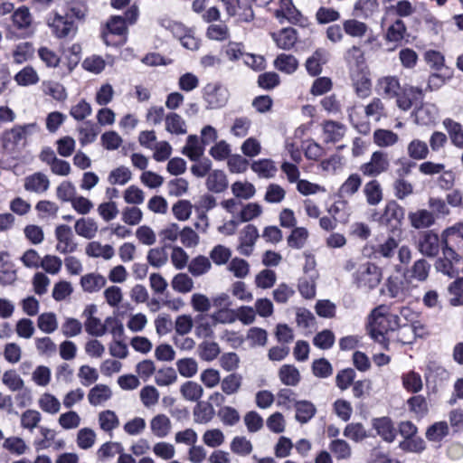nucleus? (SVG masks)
I'll list each match as a JSON object with an SVG mask.
<instances>
[{"label":"nucleus","instance_id":"f257e3e1","mask_svg":"<svg viewBox=\"0 0 463 463\" xmlns=\"http://www.w3.org/2000/svg\"><path fill=\"white\" fill-rule=\"evenodd\" d=\"M400 317L390 311L386 305H380L373 308L368 317V331L371 337L379 343L384 349H388L389 339L387 334L398 329Z\"/></svg>","mask_w":463,"mask_h":463},{"label":"nucleus","instance_id":"f03ea898","mask_svg":"<svg viewBox=\"0 0 463 463\" xmlns=\"http://www.w3.org/2000/svg\"><path fill=\"white\" fill-rule=\"evenodd\" d=\"M138 17V8L131 5L124 16H112L107 23V31L102 33L104 43L109 46L122 45L127 41V24H134Z\"/></svg>","mask_w":463,"mask_h":463},{"label":"nucleus","instance_id":"7ed1b4c3","mask_svg":"<svg viewBox=\"0 0 463 463\" xmlns=\"http://www.w3.org/2000/svg\"><path fill=\"white\" fill-rule=\"evenodd\" d=\"M40 127L36 122L15 125L5 130L2 135V144L5 150L14 151L26 145L27 137L39 132Z\"/></svg>","mask_w":463,"mask_h":463},{"label":"nucleus","instance_id":"20e7f679","mask_svg":"<svg viewBox=\"0 0 463 463\" xmlns=\"http://www.w3.org/2000/svg\"><path fill=\"white\" fill-rule=\"evenodd\" d=\"M382 277V269L374 263L366 261L353 273V282L358 288L372 290L380 284Z\"/></svg>","mask_w":463,"mask_h":463},{"label":"nucleus","instance_id":"39448f33","mask_svg":"<svg viewBox=\"0 0 463 463\" xmlns=\"http://www.w3.org/2000/svg\"><path fill=\"white\" fill-rule=\"evenodd\" d=\"M405 216V210L395 200L386 203L382 214L377 219L380 225L386 227L391 232L401 231Z\"/></svg>","mask_w":463,"mask_h":463},{"label":"nucleus","instance_id":"423d86ee","mask_svg":"<svg viewBox=\"0 0 463 463\" xmlns=\"http://www.w3.org/2000/svg\"><path fill=\"white\" fill-rule=\"evenodd\" d=\"M229 17L235 18L237 23L250 24L255 19V12L250 0H221Z\"/></svg>","mask_w":463,"mask_h":463},{"label":"nucleus","instance_id":"0eeeda50","mask_svg":"<svg viewBox=\"0 0 463 463\" xmlns=\"http://www.w3.org/2000/svg\"><path fill=\"white\" fill-rule=\"evenodd\" d=\"M228 89L219 82H210L203 89V99L207 109H218L223 108L229 100Z\"/></svg>","mask_w":463,"mask_h":463},{"label":"nucleus","instance_id":"6e6552de","mask_svg":"<svg viewBox=\"0 0 463 463\" xmlns=\"http://www.w3.org/2000/svg\"><path fill=\"white\" fill-rule=\"evenodd\" d=\"M390 168V159L386 152L378 150L372 154L370 160L360 165L359 170L364 176L376 177Z\"/></svg>","mask_w":463,"mask_h":463},{"label":"nucleus","instance_id":"1a4fd4ad","mask_svg":"<svg viewBox=\"0 0 463 463\" xmlns=\"http://www.w3.org/2000/svg\"><path fill=\"white\" fill-rule=\"evenodd\" d=\"M48 24L52 33L58 38L73 36L77 31V27L69 14L62 16L56 14L49 20Z\"/></svg>","mask_w":463,"mask_h":463},{"label":"nucleus","instance_id":"9d476101","mask_svg":"<svg viewBox=\"0 0 463 463\" xmlns=\"http://www.w3.org/2000/svg\"><path fill=\"white\" fill-rule=\"evenodd\" d=\"M441 247L439 235L433 231H427L420 234L417 248L419 251L427 257H436Z\"/></svg>","mask_w":463,"mask_h":463},{"label":"nucleus","instance_id":"9b49d317","mask_svg":"<svg viewBox=\"0 0 463 463\" xmlns=\"http://www.w3.org/2000/svg\"><path fill=\"white\" fill-rule=\"evenodd\" d=\"M57 244L55 249L61 254L71 253L76 250L77 243L74 242L73 233L70 226L66 224L58 225L55 229Z\"/></svg>","mask_w":463,"mask_h":463},{"label":"nucleus","instance_id":"f8f14e48","mask_svg":"<svg viewBox=\"0 0 463 463\" xmlns=\"http://www.w3.org/2000/svg\"><path fill=\"white\" fill-rule=\"evenodd\" d=\"M259 238V231L253 224L246 225L240 232L238 250L244 256L252 253L253 247Z\"/></svg>","mask_w":463,"mask_h":463},{"label":"nucleus","instance_id":"ddd939ff","mask_svg":"<svg viewBox=\"0 0 463 463\" xmlns=\"http://www.w3.org/2000/svg\"><path fill=\"white\" fill-rule=\"evenodd\" d=\"M344 60L351 72L366 68L364 52L359 45H353L344 54Z\"/></svg>","mask_w":463,"mask_h":463},{"label":"nucleus","instance_id":"4468645a","mask_svg":"<svg viewBox=\"0 0 463 463\" xmlns=\"http://www.w3.org/2000/svg\"><path fill=\"white\" fill-rule=\"evenodd\" d=\"M24 187L27 192L41 194L49 189L50 180L45 174L36 172L24 178Z\"/></svg>","mask_w":463,"mask_h":463},{"label":"nucleus","instance_id":"2eb2a0df","mask_svg":"<svg viewBox=\"0 0 463 463\" xmlns=\"http://www.w3.org/2000/svg\"><path fill=\"white\" fill-rule=\"evenodd\" d=\"M322 132L326 143H336L345 137L346 127L337 121L326 120L322 123Z\"/></svg>","mask_w":463,"mask_h":463},{"label":"nucleus","instance_id":"dca6fc26","mask_svg":"<svg viewBox=\"0 0 463 463\" xmlns=\"http://www.w3.org/2000/svg\"><path fill=\"white\" fill-rule=\"evenodd\" d=\"M373 428L377 434L386 442H392L396 438V430L392 420L389 417L373 419Z\"/></svg>","mask_w":463,"mask_h":463},{"label":"nucleus","instance_id":"f3484780","mask_svg":"<svg viewBox=\"0 0 463 463\" xmlns=\"http://www.w3.org/2000/svg\"><path fill=\"white\" fill-rule=\"evenodd\" d=\"M376 91L384 98L392 99L398 95L401 90L399 80L395 76H384L378 79Z\"/></svg>","mask_w":463,"mask_h":463},{"label":"nucleus","instance_id":"a211bd4d","mask_svg":"<svg viewBox=\"0 0 463 463\" xmlns=\"http://www.w3.org/2000/svg\"><path fill=\"white\" fill-rule=\"evenodd\" d=\"M151 433L157 439L167 437L172 430V422L168 416L160 413L154 416L149 422Z\"/></svg>","mask_w":463,"mask_h":463},{"label":"nucleus","instance_id":"6ab92c4d","mask_svg":"<svg viewBox=\"0 0 463 463\" xmlns=\"http://www.w3.org/2000/svg\"><path fill=\"white\" fill-rule=\"evenodd\" d=\"M411 225L417 229H427L435 224L434 213L427 209H419L408 214Z\"/></svg>","mask_w":463,"mask_h":463},{"label":"nucleus","instance_id":"aec40b11","mask_svg":"<svg viewBox=\"0 0 463 463\" xmlns=\"http://www.w3.org/2000/svg\"><path fill=\"white\" fill-rule=\"evenodd\" d=\"M382 293L392 298H397L399 300H403L407 296L403 281L397 276H391L387 279L383 288H382Z\"/></svg>","mask_w":463,"mask_h":463},{"label":"nucleus","instance_id":"412c9836","mask_svg":"<svg viewBox=\"0 0 463 463\" xmlns=\"http://www.w3.org/2000/svg\"><path fill=\"white\" fill-rule=\"evenodd\" d=\"M275 16L280 23H282L283 19H286L292 24L302 25L306 21V18L293 3L279 7V9L275 11Z\"/></svg>","mask_w":463,"mask_h":463},{"label":"nucleus","instance_id":"4be33fe9","mask_svg":"<svg viewBox=\"0 0 463 463\" xmlns=\"http://www.w3.org/2000/svg\"><path fill=\"white\" fill-rule=\"evenodd\" d=\"M363 193L366 203L371 206L378 205L383 199V187L377 179L367 182L363 188Z\"/></svg>","mask_w":463,"mask_h":463},{"label":"nucleus","instance_id":"5701e85b","mask_svg":"<svg viewBox=\"0 0 463 463\" xmlns=\"http://www.w3.org/2000/svg\"><path fill=\"white\" fill-rule=\"evenodd\" d=\"M414 116L417 124L427 126L437 120L438 109L433 104L426 103L415 110Z\"/></svg>","mask_w":463,"mask_h":463},{"label":"nucleus","instance_id":"b1692460","mask_svg":"<svg viewBox=\"0 0 463 463\" xmlns=\"http://www.w3.org/2000/svg\"><path fill=\"white\" fill-rule=\"evenodd\" d=\"M165 127V130L172 135L181 136L187 133V125L185 120L175 112L166 114Z\"/></svg>","mask_w":463,"mask_h":463},{"label":"nucleus","instance_id":"393cba45","mask_svg":"<svg viewBox=\"0 0 463 463\" xmlns=\"http://www.w3.org/2000/svg\"><path fill=\"white\" fill-rule=\"evenodd\" d=\"M422 97V90L417 87H410L403 90L402 93L395 97L397 98L396 103L397 106L404 110H409L413 104V100Z\"/></svg>","mask_w":463,"mask_h":463},{"label":"nucleus","instance_id":"a878e982","mask_svg":"<svg viewBox=\"0 0 463 463\" xmlns=\"http://www.w3.org/2000/svg\"><path fill=\"white\" fill-rule=\"evenodd\" d=\"M98 223L92 218H80L74 224L75 232L85 239H93L98 232Z\"/></svg>","mask_w":463,"mask_h":463},{"label":"nucleus","instance_id":"bb28decb","mask_svg":"<svg viewBox=\"0 0 463 463\" xmlns=\"http://www.w3.org/2000/svg\"><path fill=\"white\" fill-rule=\"evenodd\" d=\"M213 406L206 402H198L193 410L194 420L198 424H207L214 417Z\"/></svg>","mask_w":463,"mask_h":463},{"label":"nucleus","instance_id":"cd10ccee","mask_svg":"<svg viewBox=\"0 0 463 463\" xmlns=\"http://www.w3.org/2000/svg\"><path fill=\"white\" fill-rule=\"evenodd\" d=\"M351 78L356 94L361 98L369 96L371 91V80L364 70L351 72Z\"/></svg>","mask_w":463,"mask_h":463},{"label":"nucleus","instance_id":"c85d7f7f","mask_svg":"<svg viewBox=\"0 0 463 463\" xmlns=\"http://www.w3.org/2000/svg\"><path fill=\"white\" fill-rule=\"evenodd\" d=\"M272 38L279 48L289 50L297 42V31L293 28H284L279 33H273Z\"/></svg>","mask_w":463,"mask_h":463},{"label":"nucleus","instance_id":"c756f323","mask_svg":"<svg viewBox=\"0 0 463 463\" xmlns=\"http://www.w3.org/2000/svg\"><path fill=\"white\" fill-rule=\"evenodd\" d=\"M105 277L98 273H89L81 277L80 286L85 292H98L106 286Z\"/></svg>","mask_w":463,"mask_h":463},{"label":"nucleus","instance_id":"7c9ffc66","mask_svg":"<svg viewBox=\"0 0 463 463\" xmlns=\"http://www.w3.org/2000/svg\"><path fill=\"white\" fill-rule=\"evenodd\" d=\"M181 152L190 160L197 161L203 155L204 147L201 145L199 137L196 135H190Z\"/></svg>","mask_w":463,"mask_h":463},{"label":"nucleus","instance_id":"2f4dec72","mask_svg":"<svg viewBox=\"0 0 463 463\" xmlns=\"http://www.w3.org/2000/svg\"><path fill=\"white\" fill-rule=\"evenodd\" d=\"M443 126L446 128L449 139L456 147L463 148V127L460 123L454 121L451 118L443 120Z\"/></svg>","mask_w":463,"mask_h":463},{"label":"nucleus","instance_id":"473e14b6","mask_svg":"<svg viewBox=\"0 0 463 463\" xmlns=\"http://www.w3.org/2000/svg\"><path fill=\"white\" fill-rule=\"evenodd\" d=\"M250 168L259 177L267 179L273 177L278 171L274 161L267 158L253 161Z\"/></svg>","mask_w":463,"mask_h":463},{"label":"nucleus","instance_id":"72a5a7b5","mask_svg":"<svg viewBox=\"0 0 463 463\" xmlns=\"http://www.w3.org/2000/svg\"><path fill=\"white\" fill-rule=\"evenodd\" d=\"M326 51L324 49H317L306 61L307 72L312 76L320 74L322 71V64L326 63Z\"/></svg>","mask_w":463,"mask_h":463},{"label":"nucleus","instance_id":"f704fd0d","mask_svg":"<svg viewBox=\"0 0 463 463\" xmlns=\"http://www.w3.org/2000/svg\"><path fill=\"white\" fill-rule=\"evenodd\" d=\"M86 254L92 258L110 260L114 256L115 250L111 245H102L99 241H91L86 246Z\"/></svg>","mask_w":463,"mask_h":463},{"label":"nucleus","instance_id":"c9c22d12","mask_svg":"<svg viewBox=\"0 0 463 463\" xmlns=\"http://www.w3.org/2000/svg\"><path fill=\"white\" fill-rule=\"evenodd\" d=\"M112 396V392L108 385L97 384L92 387L88 393L89 402L97 406L109 401Z\"/></svg>","mask_w":463,"mask_h":463},{"label":"nucleus","instance_id":"e433bc0d","mask_svg":"<svg viewBox=\"0 0 463 463\" xmlns=\"http://www.w3.org/2000/svg\"><path fill=\"white\" fill-rule=\"evenodd\" d=\"M206 187L213 193H222L228 187V180L224 172L214 170L206 179Z\"/></svg>","mask_w":463,"mask_h":463},{"label":"nucleus","instance_id":"4c0bfd02","mask_svg":"<svg viewBox=\"0 0 463 463\" xmlns=\"http://www.w3.org/2000/svg\"><path fill=\"white\" fill-rule=\"evenodd\" d=\"M344 32L354 38H363L369 31L368 25L356 19H347L343 22Z\"/></svg>","mask_w":463,"mask_h":463},{"label":"nucleus","instance_id":"58836bf2","mask_svg":"<svg viewBox=\"0 0 463 463\" xmlns=\"http://www.w3.org/2000/svg\"><path fill=\"white\" fill-rule=\"evenodd\" d=\"M187 268L194 277H200L210 271L212 263L207 257L198 255L191 260Z\"/></svg>","mask_w":463,"mask_h":463},{"label":"nucleus","instance_id":"ea45409f","mask_svg":"<svg viewBox=\"0 0 463 463\" xmlns=\"http://www.w3.org/2000/svg\"><path fill=\"white\" fill-rule=\"evenodd\" d=\"M197 353L203 361L212 362L219 356L221 349L216 342L203 341L197 347Z\"/></svg>","mask_w":463,"mask_h":463},{"label":"nucleus","instance_id":"a19ab883","mask_svg":"<svg viewBox=\"0 0 463 463\" xmlns=\"http://www.w3.org/2000/svg\"><path fill=\"white\" fill-rule=\"evenodd\" d=\"M274 67L281 72L291 74L298 67V61L291 54L281 53L274 61Z\"/></svg>","mask_w":463,"mask_h":463},{"label":"nucleus","instance_id":"79ce46f5","mask_svg":"<svg viewBox=\"0 0 463 463\" xmlns=\"http://www.w3.org/2000/svg\"><path fill=\"white\" fill-rule=\"evenodd\" d=\"M12 17L14 26L20 31H23V35L27 34L28 29L32 24V15L29 10L25 7L19 8L14 13Z\"/></svg>","mask_w":463,"mask_h":463},{"label":"nucleus","instance_id":"37998d69","mask_svg":"<svg viewBox=\"0 0 463 463\" xmlns=\"http://www.w3.org/2000/svg\"><path fill=\"white\" fill-rule=\"evenodd\" d=\"M34 54L33 43L24 42L17 44L12 52L13 61L16 64H22L32 59Z\"/></svg>","mask_w":463,"mask_h":463},{"label":"nucleus","instance_id":"c03bdc74","mask_svg":"<svg viewBox=\"0 0 463 463\" xmlns=\"http://www.w3.org/2000/svg\"><path fill=\"white\" fill-rule=\"evenodd\" d=\"M217 205L216 199L214 196L209 194L202 195L198 201L194 203V208L197 213L200 221H205L207 212L213 209Z\"/></svg>","mask_w":463,"mask_h":463},{"label":"nucleus","instance_id":"a18cd8bd","mask_svg":"<svg viewBox=\"0 0 463 463\" xmlns=\"http://www.w3.org/2000/svg\"><path fill=\"white\" fill-rule=\"evenodd\" d=\"M329 449L337 460L349 459L352 456V448L347 441L335 439L329 444Z\"/></svg>","mask_w":463,"mask_h":463},{"label":"nucleus","instance_id":"49530a36","mask_svg":"<svg viewBox=\"0 0 463 463\" xmlns=\"http://www.w3.org/2000/svg\"><path fill=\"white\" fill-rule=\"evenodd\" d=\"M362 184V178L358 174L350 175L341 184L338 193L341 197H350L358 192Z\"/></svg>","mask_w":463,"mask_h":463},{"label":"nucleus","instance_id":"de8ad7c7","mask_svg":"<svg viewBox=\"0 0 463 463\" xmlns=\"http://www.w3.org/2000/svg\"><path fill=\"white\" fill-rule=\"evenodd\" d=\"M230 449L235 455L246 457L252 452L253 445L246 437L235 436L231 441Z\"/></svg>","mask_w":463,"mask_h":463},{"label":"nucleus","instance_id":"09e8293b","mask_svg":"<svg viewBox=\"0 0 463 463\" xmlns=\"http://www.w3.org/2000/svg\"><path fill=\"white\" fill-rule=\"evenodd\" d=\"M403 388L410 392L417 393L422 390L423 383L420 373L409 371L402 376Z\"/></svg>","mask_w":463,"mask_h":463},{"label":"nucleus","instance_id":"8fccbe9b","mask_svg":"<svg viewBox=\"0 0 463 463\" xmlns=\"http://www.w3.org/2000/svg\"><path fill=\"white\" fill-rule=\"evenodd\" d=\"M296 419L301 423H307L316 414L315 405L307 401H300L295 403Z\"/></svg>","mask_w":463,"mask_h":463},{"label":"nucleus","instance_id":"3c124183","mask_svg":"<svg viewBox=\"0 0 463 463\" xmlns=\"http://www.w3.org/2000/svg\"><path fill=\"white\" fill-rule=\"evenodd\" d=\"M430 264L424 259L416 260L409 269V277L420 282L425 281L430 274Z\"/></svg>","mask_w":463,"mask_h":463},{"label":"nucleus","instance_id":"603ef678","mask_svg":"<svg viewBox=\"0 0 463 463\" xmlns=\"http://www.w3.org/2000/svg\"><path fill=\"white\" fill-rule=\"evenodd\" d=\"M279 377L282 383L288 386H296L300 381L298 370L291 364H284L279 371Z\"/></svg>","mask_w":463,"mask_h":463},{"label":"nucleus","instance_id":"864d4df0","mask_svg":"<svg viewBox=\"0 0 463 463\" xmlns=\"http://www.w3.org/2000/svg\"><path fill=\"white\" fill-rule=\"evenodd\" d=\"M429 153L428 145L422 140L413 139L408 144L407 154L414 160H423L427 158Z\"/></svg>","mask_w":463,"mask_h":463},{"label":"nucleus","instance_id":"5fc2aeb1","mask_svg":"<svg viewBox=\"0 0 463 463\" xmlns=\"http://www.w3.org/2000/svg\"><path fill=\"white\" fill-rule=\"evenodd\" d=\"M180 392L185 400L198 402L203 394V389L199 383L188 381L181 385Z\"/></svg>","mask_w":463,"mask_h":463},{"label":"nucleus","instance_id":"6e6d98bb","mask_svg":"<svg viewBox=\"0 0 463 463\" xmlns=\"http://www.w3.org/2000/svg\"><path fill=\"white\" fill-rule=\"evenodd\" d=\"M399 137L392 130L379 128L373 133V142L380 147H387L395 145Z\"/></svg>","mask_w":463,"mask_h":463},{"label":"nucleus","instance_id":"4d7b16f0","mask_svg":"<svg viewBox=\"0 0 463 463\" xmlns=\"http://www.w3.org/2000/svg\"><path fill=\"white\" fill-rule=\"evenodd\" d=\"M242 383V376L239 373H230L221 380V389L223 393L232 395L238 392Z\"/></svg>","mask_w":463,"mask_h":463},{"label":"nucleus","instance_id":"13d9d810","mask_svg":"<svg viewBox=\"0 0 463 463\" xmlns=\"http://www.w3.org/2000/svg\"><path fill=\"white\" fill-rule=\"evenodd\" d=\"M171 286L175 291L186 294L193 290L194 280L186 273H178L172 279Z\"/></svg>","mask_w":463,"mask_h":463},{"label":"nucleus","instance_id":"bf43d9fd","mask_svg":"<svg viewBox=\"0 0 463 463\" xmlns=\"http://www.w3.org/2000/svg\"><path fill=\"white\" fill-rule=\"evenodd\" d=\"M99 428L105 432H111L113 430L118 427L119 419L115 411L106 410L99 414Z\"/></svg>","mask_w":463,"mask_h":463},{"label":"nucleus","instance_id":"052dcab7","mask_svg":"<svg viewBox=\"0 0 463 463\" xmlns=\"http://www.w3.org/2000/svg\"><path fill=\"white\" fill-rule=\"evenodd\" d=\"M38 328L45 333L52 334L58 328L57 317L52 312H45L41 314L37 318Z\"/></svg>","mask_w":463,"mask_h":463},{"label":"nucleus","instance_id":"680f3d73","mask_svg":"<svg viewBox=\"0 0 463 463\" xmlns=\"http://www.w3.org/2000/svg\"><path fill=\"white\" fill-rule=\"evenodd\" d=\"M214 321L211 322L205 316L200 315L196 317V325L194 334L199 338H211L214 335L213 326Z\"/></svg>","mask_w":463,"mask_h":463},{"label":"nucleus","instance_id":"e2e57ef3","mask_svg":"<svg viewBox=\"0 0 463 463\" xmlns=\"http://www.w3.org/2000/svg\"><path fill=\"white\" fill-rule=\"evenodd\" d=\"M39 80L37 71L32 66L24 67L14 76V80L20 86L34 85Z\"/></svg>","mask_w":463,"mask_h":463},{"label":"nucleus","instance_id":"0e129e2a","mask_svg":"<svg viewBox=\"0 0 463 463\" xmlns=\"http://www.w3.org/2000/svg\"><path fill=\"white\" fill-rule=\"evenodd\" d=\"M394 196L398 200H404L414 193L413 184L405 178H395L392 183Z\"/></svg>","mask_w":463,"mask_h":463},{"label":"nucleus","instance_id":"69168bd1","mask_svg":"<svg viewBox=\"0 0 463 463\" xmlns=\"http://www.w3.org/2000/svg\"><path fill=\"white\" fill-rule=\"evenodd\" d=\"M43 91L45 95L52 97L57 101H64L68 96L65 87L56 81L43 82Z\"/></svg>","mask_w":463,"mask_h":463},{"label":"nucleus","instance_id":"338daca9","mask_svg":"<svg viewBox=\"0 0 463 463\" xmlns=\"http://www.w3.org/2000/svg\"><path fill=\"white\" fill-rule=\"evenodd\" d=\"M262 213L261 206L257 203H249L242 204L238 213V220L240 222H250Z\"/></svg>","mask_w":463,"mask_h":463},{"label":"nucleus","instance_id":"774afa93","mask_svg":"<svg viewBox=\"0 0 463 463\" xmlns=\"http://www.w3.org/2000/svg\"><path fill=\"white\" fill-rule=\"evenodd\" d=\"M132 178V173L131 171L124 166H118L115 169H113L109 176L108 181L110 184H118V185H124L127 183H128Z\"/></svg>","mask_w":463,"mask_h":463}]
</instances>
